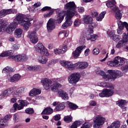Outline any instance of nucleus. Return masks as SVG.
I'll use <instances>...</instances> for the list:
<instances>
[{
  "label": "nucleus",
  "instance_id": "obj_1",
  "mask_svg": "<svg viewBox=\"0 0 128 128\" xmlns=\"http://www.w3.org/2000/svg\"><path fill=\"white\" fill-rule=\"evenodd\" d=\"M34 18L30 16H26L22 14H18L13 22L7 24L4 23L2 20L0 19V32H6L9 34H12V32L20 24L22 26L24 30H28L30 26L32 24Z\"/></svg>",
  "mask_w": 128,
  "mask_h": 128
},
{
  "label": "nucleus",
  "instance_id": "obj_2",
  "mask_svg": "<svg viewBox=\"0 0 128 128\" xmlns=\"http://www.w3.org/2000/svg\"><path fill=\"white\" fill-rule=\"evenodd\" d=\"M76 7L74 2H69L64 5V9L67 10H64L59 12L57 16L56 22L58 24H60L64 20V16H66V21L62 25V28L64 30H66L68 26H70L72 24V18H74V14L76 16H78V14H76Z\"/></svg>",
  "mask_w": 128,
  "mask_h": 128
},
{
  "label": "nucleus",
  "instance_id": "obj_3",
  "mask_svg": "<svg viewBox=\"0 0 128 128\" xmlns=\"http://www.w3.org/2000/svg\"><path fill=\"white\" fill-rule=\"evenodd\" d=\"M108 74H106L104 70L96 71V74L102 76L103 80L106 82H114L116 78L122 76V73L118 70H108Z\"/></svg>",
  "mask_w": 128,
  "mask_h": 128
},
{
  "label": "nucleus",
  "instance_id": "obj_4",
  "mask_svg": "<svg viewBox=\"0 0 128 128\" xmlns=\"http://www.w3.org/2000/svg\"><path fill=\"white\" fill-rule=\"evenodd\" d=\"M60 78L54 79L52 80L47 78H44L41 80V82L45 90H50L51 88V90L54 92H56L58 90V88H62V84L58 83Z\"/></svg>",
  "mask_w": 128,
  "mask_h": 128
},
{
  "label": "nucleus",
  "instance_id": "obj_5",
  "mask_svg": "<svg viewBox=\"0 0 128 128\" xmlns=\"http://www.w3.org/2000/svg\"><path fill=\"white\" fill-rule=\"evenodd\" d=\"M98 84L100 86L110 88H104L102 92L99 94V96H100V98H110V96H112L114 95V85L110 82H102L98 83Z\"/></svg>",
  "mask_w": 128,
  "mask_h": 128
},
{
  "label": "nucleus",
  "instance_id": "obj_6",
  "mask_svg": "<svg viewBox=\"0 0 128 128\" xmlns=\"http://www.w3.org/2000/svg\"><path fill=\"white\" fill-rule=\"evenodd\" d=\"M25 88L22 87L16 89V87H12L4 90L3 92L5 94L6 96H10L12 94L14 98L20 97L22 94L24 92Z\"/></svg>",
  "mask_w": 128,
  "mask_h": 128
},
{
  "label": "nucleus",
  "instance_id": "obj_7",
  "mask_svg": "<svg viewBox=\"0 0 128 128\" xmlns=\"http://www.w3.org/2000/svg\"><path fill=\"white\" fill-rule=\"evenodd\" d=\"M106 120V118L102 115L96 116L93 120V128H102Z\"/></svg>",
  "mask_w": 128,
  "mask_h": 128
},
{
  "label": "nucleus",
  "instance_id": "obj_8",
  "mask_svg": "<svg viewBox=\"0 0 128 128\" xmlns=\"http://www.w3.org/2000/svg\"><path fill=\"white\" fill-rule=\"evenodd\" d=\"M80 72H74L68 77V82L70 84L74 85L78 84L80 80Z\"/></svg>",
  "mask_w": 128,
  "mask_h": 128
},
{
  "label": "nucleus",
  "instance_id": "obj_9",
  "mask_svg": "<svg viewBox=\"0 0 128 128\" xmlns=\"http://www.w3.org/2000/svg\"><path fill=\"white\" fill-rule=\"evenodd\" d=\"M34 48L38 54H43L44 56H50V52L48 50V49L44 46V44L42 43H38L34 46Z\"/></svg>",
  "mask_w": 128,
  "mask_h": 128
},
{
  "label": "nucleus",
  "instance_id": "obj_10",
  "mask_svg": "<svg viewBox=\"0 0 128 128\" xmlns=\"http://www.w3.org/2000/svg\"><path fill=\"white\" fill-rule=\"evenodd\" d=\"M60 64L62 66H64L68 70H74L75 68H76V63L74 64L71 62L61 60L60 61Z\"/></svg>",
  "mask_w": 128,
  "mask_h": 128
},
{
  "label": "nucleus",
  "instance_id": "obj_11",
  "mask_svg": "<svg viewBox=\"0 0 128 128\" xmlns=\"http://www.w3.org/2000/svg\"><path fill=\"white\" fill-rule=\"evenodd\" d=\"M124 44H128V35H126V33H124L122 34V40L119 41L116 44V48H122Z\"/></svg>",
  "mask_w": 128,
  "mask_h": 128
},
{
  "label": "nucleus",
  "instance_id": "obj_12",
  "mask_svg": "<svg viewBox=\"0 0 128 128\" xmlns=\"http://www.w3.org/2000/svg\"><path fill=\"white\" fill-rule=\"evenodd\" d=\"M20 80V74H15L13 76H10V74L7 75V78L6 82H18Z\"/></svg>",
  "mask_w": 128,
  "mask_h": 128
},
{
  "label": "nucleus",
  "instance_id": "obj_13",
  "mask_svg": "<svg viewBox=\"0 0 128 128\" xmlns=\"http://www.w3.org/2000/svg\"><path fill=\"white\" fill-rule=\"evenodd\" d=\"M16 9H8L2 10L0 11V18H4L8 14H16Z\"/></svg>",
  "mask_w": 128,
  "mask_h": 128
},
{
  "label": "nucleus",
  "instance_id": "obj_14",
  "mask_svg": "<svg viewBox=\"0 0 128 128\" xmlns=\"http://www.w3.org/2000/svg\"><path fill=\"white\" fill-rule=\"evenodd\" d=\"M86 46H80L78 47L74 51L72 52L73 56L75 58H78L83 50L86 48Z\"/></svg>",
  "mask_w": 128,
  "mask_h": 128
},
{
  "label": "nucleus",
  "instance_id": "obj_15",
  "mask_svg": "<svg viewBox=\"0 0 128 128\" xmlns=\"http://www.w3.org/2000/svg\"><path fill=\"white\" fill-rule=\"evenodd\" d=\"M114 60L116 66H122V64H126V58L120 56H116Z\"/></svg>",
  "mask_w": 128,
  "mask_h": 128
},
{
  "label": "nucleus",
  "instance_id": "obj_16",
  "mask_svg": "<svg viewBox=\"0 0 128 128\" xmlns=\"http://www.w3.org/2000/svg\"><path fill=\"white\" fill-rule=\"evenodd\" d=\"M116 0H110L107 2L106 6L108 8H110L114 12H116V10H118V8L116 6Z\"/></svg>",
  "mask_w": 128,
  "mask_h": 128
},
{
  "label": "nucleus",
  "instance_id": "obj_17",
  "mask_svg": "<svg viewBox=\"0 0 128 128\" xmlns=\"http://www.w3.org/2000/svg\"><path fill=\"white\" fill-rule=\"evenodd\" d=\"M107 34L110 38L113 40H120V36L116 34V31L112 30H108Z\"/></svg>",
  "mask_w": 128,
  "mask_h": 128
},
{
  "label": "nucleus",
  "instance_id": "obj_18",
  "mask_svg": "<svg viewBox=\"0 0 128 128\" xmlns=\"http://www.w3.org/2000/svg\"><path fill=\"white\" fill-rule=\"evenodd\" d=\"M29 36L30 42H31L32 44H36L38 42V36H36V31L32 32L30 34H29Z\"/></svg>",
  "mask_w": 128,
  "mask_h": 128
},
{
  "label": "nucleus",
  "instance_id": "obj_19",
  "mask_svg": "<svg viewBox=\"0 0 128 128\" xmlns=\"http://www.w3.org/2000/svg\"><path fill=\"white\" fill-rule=\"evenodd\" d=\"M47 30L49 32H50L53 30H54L56 26H54V19L50 18L47 23Z\"/></svg>",
  "mask_w": 128,
  "mask_h": 128
},
{
  "label": "nucleus",
  "instance_id": "obj_20",
  "mask_svg": "<svg viewBox=\"0 0 128 128\" xmlns=\"http://www.w3.org/2000/svg\"><path fill=\"white\" fill-rule=\"evenodd\" d=\"M68 47L66 46H62V48H55L54 49V52L55 54H64L66 52Z\"/></svg>",
  "mask_w": 128,
  "mask_h": 128
},
{
  "label": "nucleus",
  "instance_id": "obj_21",
  "mask_svg": "<svg viewBox=\"0 0 128 128\" xmlns=\"http://www.w3.org/2000/svg\"><path fill=\"white\" fill-rule=\"evenodd\" d=\"M88 66V62H78L76 63V68L78 70H84Z\"/></svg>",
  "mask_w": 128,
  "mask_h": 128
},
{
  "label": "nucleus",
  "instance_id": "obj_22",
  "mask_svg": "<svg viewBox=\"0 0 128 128\" xmlns=\"http://www.w3.org/2000/svg\"><path fill=\"white\" fill-rule=\"evenodd\" d=\"M88 32L86 30H84L81 33L80 36L79 38V42L80 44H84L86 42V36H88Z\"/></svg>",
  "mask_w": 128,
  "mask_h": 128
},
{
  "label": "nucleus",
  "instance_id": "obj_23",
  "mask_svg": "<svg viewBox=\"0 0 128 128\" xmlns=\"http://www.w3.org/2000/svg\"><path fill=\"white\" fill-rule=\"evenodd\" d=\"M18 110H22L24 106H26L28 104V102L25 100H18Z\"/></svg>",
  "mask_w": 128,
  "mask_h": 128
},
{
  "label": "nucleus",
  "instance_id": "obj_24",
  "mask_svg": "<svg viewBox=\"0 0 128 128\" xmlns=\"http://www.w3.org/2000/svg\"><path fill=\"white\" fill-rule=\"evenodd\" d=\"M58 94L62 98V99L64 100H68V92L62 90H58Z\"/></svg>",
  "mask_w": 128,
  "mask_h": 128
},
{
  "label": "nucleus",
  "instance_id": "obj_25",
  "mask_svg": "<svg viewBox=\"0 0 128 128\" xmlns=\"http://www.w3.org/2000/svg\"><path fill=\"white\" fill-rule=\"evenodd\" d=\"M40 94H42V90L40 89L33 88L30 90L28 94L30 96H36Z\"/></svg>",
  "mask_w": 128,
  "mask_h": 128
},
{
  "label": "nucleus",
  "instance_id": "obj_26",
  "mask_svg": "<svg viewBox=\"0 0 128 128\" xmlns=\"http://www.w3.org/2000/svg\"><path fill=\"white\" fill-rule=\"evenodd\" d=\"M22 32H24L22 28H18L14 32V36L16 38H22Z\"/></svg>",
  "mask_w": 128,
  "mask_h": 128
},
{
  "label": "nucleus",
  "instance_id": "obj_27",
  "mask_svg": "<svg viewBox=\"0 0 128 128\" xmlns=\"http://www.w3.org/2000/svg\"><path fill=\"white\" fill-rule=\"evenodd\" d=\"M98 26V24L94 22H92L91 23L89 24V28L87 30H86L87 32V34H93L94 30L92 28H96Z\"/></svg>",
  "mask_w": 128,
  "mask_h": 128
},
{
  "label": "nucleus",
  "instance_id": "obj_28",
  "mask_svg": "<svg viewBox=\"0 0 128 128\" xmlns=\"http://www.w3.org/2000/svg\"><path fill=\"white\" fill-rule=\"evenodd\" d=\"M38 60L40 64H46L48 62V58L44 56H38Z\"/></svg>",
  "mask_w": 128,
  "mask_h": 128
},
{
  "label": "nucleus",
  "instance_id": "obj_29",
  "mask_svg": "<svg viewBox=\"0 0 128 128\" xmlns=\"http://www.w3.org/2000/svg\"><path fill=\"white\" fill-rule=\"evenodd\" d=\"M64 108H66V104L64 102H62L58 104L55 110L56 112H61L62 110H64Z\"/></svg>",
  "mask_w": 128,
  "mask_h": 128
},
{
  "label": "nucleus",
  "instance_id": "obj_30",
  "mask_svg": "<svg viewBox=\"0 0 128 128\" xmlns=\"http://www.w3.org/2000/svg\"><path fill=\"white\" fill-rule=\"evenodd\" d=\"M83 20L84 24H92V18L90 16H84L83 18Z\"/></svg>",
  "mask_w": 128,
  "mask_h": 128
},
{
  "label": "nucleus",
  "instance_id": "obj_31",
  "mask_svg": "<svg viewBox=\"0 0 128 128\" xmlns=\"http://www.w3.org/2000/svg\"><path fill=\"white\" fill-rule=\"evenodd\" d=\"M98 38V36L96 34L91 35L90 34H87L86 40H90V42H94Z\"/></svg>",
  "mask_w": 128,
  "mask_h": 128
},
{
  "label": "nucleus",
  "instance_id": "obj_32",
  "mask_svg": "<svg viewBox=\"0 0 128 128\" xmlns=\"http://www.w3.org/2000/svg\"><path fill=\"white\" fill-rule=\"evenodd\" d=\"M8 126V122L6 119L0 120V128H5Z\"/></svg>",
  "mask_w": 128,
  "mask_h": 128
},
{
  "label": "nucleus",
  "instance_id": "obj_33",
  "mask_svg": "<svg viewBox=\"0 0 128 128\" xmlns=\"http://www.w3.org/2000/svg\"><path fill=\"white\" fill-rule=\"evenodd\" d=\"M54 112V110L52 108H47L44 110L42 112V114H52Z\"/></svg>",
  "mask_w": 128,
  "mask_h": 128
},
{
  "label": "nucleus",
  "instance_id": "obj_34",
  "mask_svg": "<svg viewBox=\"0 0 128 128\" xmlns=\"http://www.w3.org/2000/svg\"><path fill=\"white\" fill-rule=\"evenodd\" d=\"M116 104L120 108H124L128 104V102L124 100H120L116 102Z\"/></svg>",
  "mask_w": 128,
  "mask_h": 128
},
{
  "label": "nucleus",
  "instance_id": "obj_35",
  "mask_svg": "<svg viewBox=\"0 0 128 128\" xmlns=\"http://www.w3.org/2000/svg\"><path fill=\"white\" fill-rule=\"evenodd\" d=\"M13 52H14L12 50H8L1 54H0V56H2V58H4V56H12Z\"/></svg>",
  "mask_w": 128,
  "mask_h": 128
},
{
  "label": "nucleus",
  "instance_id": "obj_36",
  "mask_svg": "<svg viewBox=\"0 0 128 128\" xmlns=\"http://www.w3.org/2000/svg\"><path fill=\"white\" fill-rule=\"evenodd\" d=\"M114 12H116L115 14V18L116 20H120L122 19V13H120V10L118 8V10Z\"/></svg>",
  "mask_w": 128,
  "mask_h": 128
},
{
  "label": "nucleus",
  "instance_id": "obj_37",
  "mask_svg": "<svg viewBox=\"0 0 128 128\" xmlns=\"http://www.w3.org/2000/svg\"><path fill=\"white\" fill-rule=\"evenodd\" d=\"M28 70H40V66L38 65L28 66Z\"/></svg>",
  "mask_w": 128,
  "mask_h": 128
},
{
  "label": "nucleus",
  "instance_id": "obj_38",
  "mask_svg": "<svg viewBox=\"0 0 128 128\" xmlns=\"http://www.w3.org/2000/svg\"><path fill=\"white\" fill-rule=\"evenodd\" d=\"M14 72V68L8 66H7L4 68L2 70V74H6V72Z\"/></svg>",
  "mask_w": 128,
  "mask_h": 128
},
{
  "label": "nucleus",
  "instance_id": "obj_39",
  "mask_svg": "<svg viewBox=\"0 0 128 128\" xmlns=\"http://www.w3.org/2000/svg\"><path fill=\"white\" fill-rule=\"evenodd\" d=\"M106 14V11L102 12L100 13L99 16L96 18L97 22H102V18H104V16Z\"/></svg>",
  "mask_w": 128,
  "mask_h": 128
},
{
  "label": "nucleus",
  "instance_id": "obj_40",
  "mask_svg": "<svg viewBox=\"0 0 128 128\" xmlns=\"http://www.w3.org/2000/svg\"><path fill=\"white\" fill-rule=\"evenodd\" d=\"M126 22H122L120 20H118L117 22V24L118 26V28L120 30H124V23Z\"/></svg>",
  "mask_w": 128,
  "mask_h": 128
},
{
  "label": "nucleus",
  "instance_id": "obj_41",
  "mask_svg": "<svg viewBox=\"0 0 128 128\" xmlns=\"http://www.w3.org/2000/svg\"><path fill=\"white\" fill-rule=\"evenodd\" d=\"M12 58L16 62H22V55L13 56Z\"/></svg>",
  "mask_w": 128,
  "mask_h": 128
},
{
  "label": "nucleus",
  "instance_id": "obj_42",
  "mask_svg": "<svg viewBox=\"0 0 128 128\" xmlns=\"http://www.w3.org/2000/svg\"><path fill=\"white\" fill-rule=\"evenodd\" d=\"M80 126V122L78 121H75L74 123H72L70 126V128H78V126Z\"/></svg>",
  "mask_w": 128,
  "mask_h": 128
},
{
  "label": "nucleus",
  "instance_id": "obj_43",
  "mask_svg": "<svg viewBox=\"0 0 128 128\" xmlns=\"http://www.w3.org/2000/svg\"><path fill=\"white\" fill-rule=\"evenodd\" d=\"M68 106L69 108H71L72 110H76V108H78V106H76V104L74 103H72L70 102H68Z\"/></svg>",
  "mask_w": 128,
  "mask_h": 128
},
{
  "label": "nucleus",
  "instance_id": "obj_44",
  "mask_svg": "<svg viewBox=\"0 0 128 128\" xmlns=\"http://www.w3.org/2000/svg\"><path fill=\"white\" fill-rule=\"evenodd\" d=\"M64 120L66 122H70L72 121V117L70 116H64Z\"/></svg>",
  "mask_w": 128,
  "mask_h": 128
},
{
  "label": "nucleus",
  "instance_id": "obj_45",
  "mask_svg": "<svg viewBox=\"0 0 128 128\" xmlns=\"http://www.w3.org/2000/svg\"><path fill=\"white\" fill-rule=\"evenodd\" d=\"M58 62V59H52L48 64V66H54V64H56V62Z\"/></svg>",
  "mask_w": 128,
  "mask_h": 128
},
{
  "label": "nucleus",
  "instance_id": "obj_46",
  "mask_svg": "<svg viewBox=\"0 0 128 128\" xmlns=\"http://www.w3.org/2000/svg\"><path fill=\"white\" fill-rule=\"evenodd\" d=\"M25 112L28 114H32L34 112V110L32 108H28L25 110Z\"/></svg>",
  "mask_w": 128,
  "mask_h": 128
},
{
  "label": "nucleus",
  "instance_id": "obj_47",
  "mask_svg": "<svg viewBox=\"0 0 128 128\" xmlns=\"http://www.w3.org/2000/svg\"><path fill=\"white\" fill-rule=\"evenodd\" d=\"M18 103H15L13 104V108H11L10 111L11 112H16V109H18Z\"/></svg>",
  "mask_w": 128,
  "mask_h": 128
},
{
  "label": "nucleus",
  "instance_id": "obj_48",
  "mask_svg": "<svg viewBox=\"0 0 128 128\" xmlns=\"http://www.w3.org/2000/svg\"><path fill=\"white\" fill-rule=\"evenodd\" d=\"M64 34V36H66V38H68V36L70 32L68 30H62L60 32L59 34Z\"/></svg>",
  "mask_w": 128,
  "mask_h": 128
},
{
  "label": "nucleus",
  "instance_id": "obj_49",
  "mask_svg": "<svg viewBox=\"0 0 128 128\" xmlns=\"http://www.w3.org/2000/svg\"><path fill=\"white\" fill-rule=\"evenodd\" d=\"M53 14H54V10H51L49 12L44 14V16L45 18H50L52 16Z\"/></svg>",
  "mask_w": 128,
  "mask_h": 128
},
{
  "label": "nucleus",
  "instance_id": "obj_50",
  "mask_svg": "<svg viewBox=\"0 0 128 128\" xmlns=\"http://www.w3.org/2000/svg\"><path fill=\"white\" fill-rule=\"evenodd\" d=\"M107 64L110 66H116V62L114 61V59L113 61L108 62Z\"/></svg>",
  "mask_w": 128,
  "mask_h": 128
},
{
  "label": "nucleus",
  "instance_id": "obj_51",
  "mask_svg": "<svg viewBox=\"0 0 128 128\" xmlns=\"http://www.w3.org/2000/svg\"><path fill=\"white\" fill-rule=\"evenodd\" d=\"M90 14L92 18H96L98 15V13L96 10H93L91 12Z\"/></svg>",
  "mask_w": 128,
  "mask_h": 128
},
{
  "label": "nucleus",
  "instance_id": "obj_52",
  "mask_svg": "<svg viewBox=\"0 0 128 128\" xmlns=\"http://www.w3.org/2000/svg\"><path fill=\"white\" fill-rule=\"evenodd\" d=\"M92 52L94 56H98V54H100V49L98 48H95L93 50Z\"/></svg>",
  "mask_w": 128,
  "mask_h": 128
},
{
  "label": "nucleus",
  "instance_id": "obj_53",
  "mask_svg": "<svg viewBox=\"0 0 128 128\" xmlns=\"http://www.w3.org/2000/svg\"><path fill=\"white\" fill-rule=\"evenodd\" d=\"M90 124L89 122H85L80 128H90Z\"/></svg>",
  "mask_w": 128,
  "mask_h": 128
},
{
  "label": "nucleus",
  "instance_id": "obj_54",
  "mask_svg": "<svg viewBox=\"0 0 128 128\" xmlns=\"http://www.w3.org/2000/svg\"><path fill=\"white\" fill-rule=\"evenodd\" d=\"M74 26H79L80 24V20L78 19L76 20L74 22Z\"/></svg>",
  "mask_w": 128,
  "mask_h": 128
},
{
  "label": "nucleus",
  "instance_id": "obj_55",
  "mask_svg": "<svg viewBox=\"0 0 128 128\" xmlns=\"http://www.w3.org/2000/svg\"><path fill=\"white\" fill-rule=\"evenodd\" d=\"M20 118V116L17 114H15L13 116V120L15 122H18V120Z\"/></svg>",
  "mask_w": 128,
  "mask_h": 128
},
{
  "label": "nucleus",
  "instance_id": "obj_56",
  "mask_svg": "<svg viewBox=\"0 0 128 128\" xmlns=\"http://www.w3.org/2000/svg\"><path fill=\"white\" fill-rule=\"evenodd\" d=\"M21 60L22 62H26V60H28V56L24 54L21 55Z\"/></svg>",
  "mask_w": 128,
  "mask_h": 128
},
{
  "label": "nucleus",
  "instance_id": "obj_57",
  "mask_svg": "<svg viewBox=\"0 0 128 128\" xmlns=\"http://www.w3.org/2000/svg\"><path fill=\"white\" fill-rule=\"evenodd\" d=\"M90 50L88 48L85 50L84 55L85 56H88L90 55Z\"/></svg>",
  "mask_w": 128,
  "mask_h": 128
},
{
  "label": "nucleus",
  "instance_id": "obj_58",
  "mask_svg": "<svg viewBox=\"0 0 128 128\" xmlns=\"http://www.w3.org/2000/svg\"><path fill=\"white\" fill-rule=\"evenodd\" d=\"M78 12L80 14H82V12H84V7H78Z\"/></svg>",
  "mask_w": 128,
  "mask_h": 128
},
{
  "label": "nucleus",
  "instance_id": "obj_59",
  "mask_svg": "<svg viewBox=\"0 0 128 128\" xmlns=\"http://www.w3.org/2000/svg\"><path fill=\"white\" fill-rule=\"evenodd\" d=\"M20 46L18 44H14L12 46V49L14 50H16L20 48Z\"/></svg>",
  "mask_w": 128,
  "mask_h": 128
},
{
  "label": "nucleus",
  "instance_id": "obj_60",
  "mask_svg": "<svg viewBox=\"0 0 128 128\" xmlns=\"http://www.w3.org/2000/svg\"><path fill=\"white\" fill-rule=\"evenodd\" d=\"M121 70L124 72H128V64L126 66H122L121 68Z\"/></svg>",
  "mask_w": 128,
  "mask_h": 128
},
{
  "label": "nucleus",
  "instance_id": "obj_61",
  "mask_svg": "<svg viewBox=\"0 0 128 128\" xmlns=\"http://www.w3.org/2000/svg\"><path fill=\"white\" fill-rule=\"evenodd\" d=\"M52 10V8L50 6H45L42 9V12H46V10Z\"/></svg>",
  "mask_w": 128,
  "mask_h": 128
},
{
  "label": "nucleus",
  "instance_id": "obj_62",
  "mask_svg": "<svg viewBox=\"0 0 128 128\" xmlns=\"http://www.w3.org/2000/svg\"><path fill=\"white\" fill-rule=\"evenodd\" d=\"M54 120H60V114H58L54 116Z\"/></svg>",
  "mask_w": 128,
  "mask_h": 128
},
{
  "label": "nucleus",
  "instance_id": "obj_63",
  "mask_svg": "<svg viewBox=\"0 0 128 128\" xmlns=\"http://www.w3.org/2000/svg\"><path fill=\"white\" fill-rule=\"evenodd\" d=\"M16 100H18V99L16 98H13L10 99V102L12 104H16Z\"/></svg>",
  "mask_w": 128,
  "mask_h": 128
},
{
  "label": "nucleus",
  "instance_id": "obj_64",
  "mask_svg": "<svg viewBox=\"0 0 128 128\" xmlns=\"http://www.w3.org/2000/svg\"><path fill=\"white\" fill-rule=\"evenodd\" d=\"M89 104H90V106H96V102L93 100L90 101L89 102Z\"/></svg>",
  "mask_w": 128,
  "mask_h": 128
}]
</instances>
